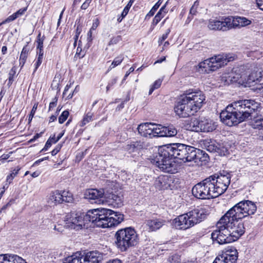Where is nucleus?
Returning a JSON list of instances; mask_svg holds the SVG:
<instances>
[{
	"instance_id": "obj_1",
	"label": "nucleus",
	"mask_w": 263,
	"mask_h": 263,
	"mask_svg": "<svg viewBox=\"0 0 263 263\" xmlns=\"http://www.w3.org/2000/svg\"><path fill=\"white\" fill-rule=\"evenodd\" d=\"M231 178L230 174L224 172L211 176L194 185L192 194L201 199L217 197L226 192L230 183Z\"/></svg>"
},
{
	"instance_id": "obj_2",
	"label": "nucleus",
	"mask_w": 263,
	"mask_h": 263,
	"mask_svg": "<svg viewBox=\"0 0 263 263\" xmlns=\"http://www.w3.org/2000/svg\"><path fill=\"white\" fill-rule=\"evenodd\" d=\"M85 219L97 227L106 228L118 225L123 221L124 215L107 209H96L88 211Z\"/></svg>"
},
{
	"instance_id": "obj_3",
	"label": "nucleus",
	"mask_w": 263,
	"mask_h": 263,
	"mask_svg": "<svg viewBox=\"0 0 263 263\" xmlns=\"http://www.w3.org/2000/svg\"><path fill=\"white\" fill-rule=\"evenodd\" d=\"M206 217L202 209H194L175 218L173 221L174 227L179 230H187L200 223Z\"/></svg>"
},
{
	"instance_id": "obj_4",
	"label": "nucleus",
	"mask_w": 263,
	"mask_h": 263,
	"mask_svg": "<svg viewBox=\"0 0 263 263\" xmlns=\"http://www.w3.org/2000/svg\"><path fill=\"white\" fill-rule=\"evenodd\" d=\"M168 145H163L158 148L157 152L154 155L152 162L157 166L161 171L171 174L176 172V164L173 160Z\"/></svg>"
},
{
	"instance_id": "obj_5",
	"label": "nucleus",
	"mask_w": 263,
	"mask_h": 263,
	"mask_svg": "<svg viewBox=\"0 0 263 263\" xmlns=\"http://www.w3.org/2000/svg\"><path fill=\"white\" fill-rule=\"evenodd\" d=\"M115 237L116 243L121 251H126L128 248L136 246L139 239L137 232L132 227L118 230Z\"/></svg>"
},
{
	"instance_id": "obj_6",
	"label": "nucleus",
	"mask_w": 263,
	"mask_h": 263,
	"mask_svg": "<svg viewBox=\"0 0 263 263\" xmlns=\"http://www.w3.org/2000/svg\"><path fill=\"white\" fill-rule=\"evenodd\" d=\"M221 218H225L226 227L229 231L232 241L237 240L244 233L245 227L242 222H238L240 218H235L233 214L227 212Z\"/></svg>"
},
{
	"instance_id": "obj_7",
	"label": "nucleus",
	"mask_w": 263,
	"mask_h": 263,
	"mask_svg": "<svg viewBox=\"0 0 263 263\" xmlns=\"http://www.w3.org/2000/svg\"><path fill=\"white\" fill-rule=\"evenodd\" d=\"M257 210L255 203L250 200L240 201L228 212L233 214L235 218L242 219L249 215L254 214Z\"/></svg>"
},
{
	"instance_id": "obj_8",
	"label": "nucleus",
	"mask_w": 263,
	"mask_h": 263,
	"mask_svg": "<svg viewBox=\"0 0 263 263\" xmlns=\"http://www.w3.org/2000/svg\"><path fill=\"white\" fill-rule=\"evenodd\" d=\"M229 61L224 55H215L199 63L198 64L199 70L210 73L211 71H215L227 65Z\"/></svg>"
},
{
	"instance_id": "obj_9",
	"label": "nucleus",
	"mask_w": 263,
	"mask_h": 263,
	"mask_svg": "<svg viewBox=\"0 0 263 263\" xmlns=\"http://www.w3.org/2000/svg\"><path fill=\"white\" fill-rule=\"evenodd\" d=\"M225 218H221L216 224V229L211 234V237L214 241H216L220 245L232 242V239L230 236L228 230L226 227Z\"/></svg>"
},
{
	"instance_id": "obj_10",
	"label": "nucleus",
	"mask_w": 263,
	"mask_h": 263,
	"mask_svg": "<svg viewBox=\"0 0 263 263\" xmlns=\"http://www.w3.org/2000/svg\"><path fill=\"white\" fill-rule=\"evenodd\" d=\"M182 96L185 99L184 101L188 103L194 113L201 108L205 99V97L201 91H187Z\"/></svg>"
},
{
	"instance_id": "obj_11",
	"label": "nucleus",
	"mask_w": 263,
	"mask_h": 263,
	"mask_svg": "<svg viewBox=\"0 0 263 263\" xmlns=\"http://www.w3.org/2000/svg\"><path fill=\"white\" fill-rule=\"evenodd\" d=\"M72 194L69 191L54 190L47 196V202L50 206L56 205L63 202H71L73 200Z\"/></svg>"
},
{
	"instance_id": "obj_12",
	"label": "nucleus",
	"mask_w": 263,
	"mask_h": 263,
	"mask_svg": "<svg viewBox=\"0 0 263 263\" xmlns=\"http://www.w3.org/2000/svg\"><path fill=\"white\" fill-rule=\"evenodd\" d=\"M85 214L78 212H72L68 214L65 218V226L66 228L76 230L81 229L88 223L85 219Z\"/></svg>"
},
{
	"instance_id": "obj_13",
	"label": "nucleus",
	"mask_w": 263,
	"mask_h": 263,
	"mask_svg": "<svg viewBox=\"0 0 263 263\" xmlns=\"http://www.w3.org/2000/svg\"><path fill=\"white\" fill-rule=\"evenodd\" d=\"M237 259V250L233 247H230L218 255L213 263H236Z\"/></svg>"
},
{
	"instance_id": "obj_14",
	"label": "nucleus",
	"mask_w": 263,
	"mask_h": 263,
	"mask_svg": "<svg viewBox=\"0 0 263 263\" xmlns=\"http://www.w3.org/2000/svg\"><path fill=\"white\" fill-rule=\"evenodd\" d=\"M185 157V162L194 161L198 162V161H206L208 159V154L204 152L189 145H187Z\"/></svg>"
},
{
	"instance_id": "obj_15",
	"label": "nucleus",
	"mask_w": 263,
	"mask_h": 263,
	"mask_svg": "<svg viewBox=\"0 0 263 263\" xmlns=\"http://www.w3.org/2000/svg\"><path fill=\"white\" fill-rule=\"evenodd\" d=\"M232 24L231 17L222 18L221 20L210 19L208 27L211 30L226 31L232 28Z\"/></svg>"
},
{
	"instance_id": "obj_16",
	"label": "nucleus",
	"mask_w": 263,
	"mask_h": 263,
	"mask_svg": "<svg viewBox=\"0 0 263 263\" xmlns=\"http://www.w3.org/2000/svg\"><path fill=\"white\" fill-rule=\"evenodd\" d=\"M185 100L183 96H181L180 100L174 107L175 112L180 118H186L194 114L188 103L184 101Z\"/></svg>"
},
{
	"instance_id": "obj_17",
	"label": "nucleus",
	"mask_w": 263,
	"mask_h": 263,
	"mask_svg": "<svg viewBox=\"0 0 263 263\" xmlns=\"http://www.w3.org/2000/svg\"><path fill=\"white\" fill-rule=\"evenodd\" d=\"M168 152L173 159H178L185 162V153L186 152L187 145L181 143H173L168 145Z\"/></svg>"
},
{
	"instance_id": "obj_18",
	"label": "nucleus",
	"mask_w": 263,
	"mask_h": 263,
	"mask_svg": "<svg viewBox=\"0 0 263 263\" xmlns=\"http://www.w3.org/2000/svg\"><path fill=\"white\" fill-rule=\"evenodd\" d=\"M104 192L102 190L88 189L84 194L85 198L89 200L91 203H96L99 204H103L105 202L104 199Z\"/></svg>"
},
{
	"instance_id": "obj_19",
	"label": "nucleus",
	"mask_w": 263,
	"mask_h": 263,
	"mask_svg": "<svg viewBox=\"0 0 263 263\" xmlns=\"http://www.w3.org/2000/svg\"><path fill=\"white\" fill-rule=\"evenodd\" d=\"M242 74L239 68H234L230 72L224 73L221 76V81L225 85H229L233 83H240L239 80L241 78Z\"/></svg>"
},
{
	"instance_id": "obj_20",
	"label": "nucleus",
	"mask_w": 263,
	"mask_h": 263,
	"mask_svg": "<svg viewBox=\"0 0 263 263\" xmlns=\"http://www.w3.org/2000/svg\"><path fill=\"white\" fill-rule=\"evenodd\" d=\"M154 137H173L177 133V130L173 127L163 126L160 124L153 123Z\"/></svg>"
},
{
	"instance_id": "obj_21",
	"label": "nucleus",
	"mask_w": 263,
	"mask_h": 263,
	"mask_svg": "<svg viewBox=\"0 0 263 263\" xmlns=\"http://www.w3.org/2000/svg\"><path fill=\"white\" fill-rule=\"evenodd\" d=\"M173 179L168 175H160L155 181L154 185L158 190L172 189Z\"/></svg>"
},
{
	"instance_id": "obj_22",
	"label": "nucleus",
	"mask_w": 263,
	"mask_h": 263,
	"mask_svg": "<svg viewBox=\"0 0 263 263\" xmlns=\"http://www.w3.org/2000/svg\"><path fill=\"white\" fill-rule=\"evenodd\" d=\"M82 263H99L103 259V254L98 251L81 253Z\"/></svg>"
},
{
	"instance_id": "obj_23",
	"label": "nucleus",
	"mask_w": 263,
	"mask_h": 263,
	"mask_svg": "<svg viewBox=\"0 0 263 263\" xmlns=\"http://www.w3.org/2000/svg\"><path fill=\"white\" fill-rule=\"evenodd\" d=\"M137 130L139 135L142 137L151 139L154 138L153 123H141L138 125Z\"/></svg>"
},
{
	"instance_id": "obj_24",
	"label": "nucleus",
	"mask_w": 263,
	"mask_h": 263,
	"mask_svg": "<svg viewBox=\"0 0 263 263\" xmlns=\"http://www.w3.org/2000/svg\"><path fill=\"white\" fill-rule=\"evenodd\" d=\"M217 127L216 122L210 118H200V132H211L214 130Z\"/></svg>"
},
{
	"instance_id": "obj_25",
	"label": "nucleus",
	"mask_w": 263,
	"mask_h": 263,
	"mask_svg": "<svg viewBox=\"0 0 263 263\" xmlns=\"http://www.w3.org/2000/svg\"><path fill=\"white\" fill-rule=\"evenodd\" d=\"M165 223L162 219H148L146 221V225L149 231H155L161 228Z\"/></svg>"
},
{
	"instance_id": "obj_26",
	"label": "nucleus",
	"mask_w": 263,
	"mask_h": 263,
	"mask_svg": "<svg viewBox=\"0 0 263 263\" xmlns=\"http://www.w3.org/2000/svg\"><path fill=\"white\" fill-rule=\"evenodd\" d=\"M27 9H28V6L19 9L16 12H15L13 14H12V15H10L6 20H5L2 22H1L0 23V26L2 25L3 24H5L6 23L12 22V21L15 20V19H16L17 18L22 16L24 14L25 12L27 11Z\"/></svg>"
},
{
	"instance_id": "obj_27",
	"label": "nucleus",
	"mask_w": 263,
	"mask_h": 263,
	"mask_svg": "<svg viewBox=\"0 0 263 263\" xmlns=\"http://www.w3.org/2000/svg\"><path fill=\"white\" fill-rule=\"evenodd\" d=\"M232 18V27L234 26L243 27L249 25L251 21L246 17L237 16L236 18Z\"/></svg>"
},
{
	"instance_id": "obj_28",
	"label": "nucleus",
	"mask_w": 263,
	"mask_h": 263,
	"mask_svg": "<svg viewBox=\"0 0 263 263\" xmlns=\"http://www.w3.org/2000/svg\"><path fill=\"white\" fill-rule=\"evenodd\" d=\"M143 143L141 141L132 142L130 144H127L125 147V150L129 153L137 152L142 148Z\"/></svg>"
},
{
	"instance_id": "obj_29",
	"label": "nucleus",
	"mask_w": 263,
	"mask_h": 263,
	"mask_svg": "<svg viewBox=\"0 0 263 263\" xmlns=\"http://www.w3.org/2000/svg\"><path fill=\"white\" fill-rule=\"evenodd\" d=\"M167 3H168V1H167L165 3V4H164V5L163 6L160 8V9L159 10L158 12L155 16V17H154V19L153 20V22H152V24L154 26H156V25H157V24L161 21V20L163 17H164L165 15L167 12V11L166 10V9L165 8H166V6Z\"/></svg>"
},
{
	"instance_id": "obj_30",
	"label": "nucleus",
	"mask_w": 263,
	"mask_h": 263,
	"mask_svg": "<svg viewBox=\"0 0 263 263\" xmlns=\"http://www.w3.org/2000/svg\"><path fill=\"white\" fill-rule=\"evenodd\" d=\"M81 253L77 252L65 259L63 263H82Z\"/></svg>"
},
{
	"instance_id": "obj_31",
	"label": "nucleus",
	"mask_w": 263,
	"mask_h": 263,
	"mask_svg": "<svg viewBox=\"0 0 263 263\" xmlns=\"http://www.w3.org/2000/svg\"><path fill=\"white\" fill-rule=\"evenodd\" d=\"M262 77L261 72L260 71H253L248 76V83L251 84L253 82L260 81Z\"/></svg>"
},
{
	"instance_id": "obj_32",
	"label": "nucleus",
	"mask_w": 263,
	"mask_h": 263,
	"mask_svg": "<svg viewBox=\"0 0 263 263\" xmlns=\"http://www.w3.org/2000/svg\"><path fill=\"white\" fill-rule=\"evenodd\" d=\"M111 204L115 207H120L123 205V198L116 194L111 195Z\"/></svg>"
},
{
	"instance_id": "obj_33",
	"label": "nucleus",
	"mask_w": 263,
	"mask_h": 263,
	"mask_svg": "<svg viewBox=\"0 0 263 263\" xmlns=\"http://www.w3.org/2000/svg\"><path fill=\"white\" fill-rule=\"evenodd\" d=\"M92 117H93L92 113H91L90 112H87L86 114H85L82 120L81 121V122L80 123V126L81 127H83L84 125H85L86 124L92 121L93 120Z\"/></svg>"
},
{
	"instance_id": "obj_34",
	"label": "nucleus",
	"mask_w": 263,
	"mask_h": 263,
	"mask_svg": "<svg viewBox=\"0 0 263 263\" xmlns=\"http://www.w3.org/2000/svg\"><path fill=\"white\" fill-rule=\"evenodd\" d=\"M191 130L199 132L200 131V118L192 120L190 123Z\"/></svg>"
},
{
	"instance_id": "obj_35",
	"label": "nucleus",
	"mask_w": 263,
	"mask_h": 263,
	"mask_svg": "<svg viewBox=\"0 0 263 263\" xmlns=\"http://www.w3.org/2000/svg\"><path fill=\"white\" fill-rule=\"evenodd\" d=\"M124 60L123 55H120L116 57L109 67V70H111L121 63Z\"/></svg>"
},
{
	"instance_id": "obj_36",
	"label": "nucleus",
	"mask_w": 263,
	"mask_h": 263,
	"mask_svg": "<svg viewBox=\"0 0 263 263\" xmlns=\"http://www.w3.org/2000/svg\"><path fill=\"white\" fill-rule=\"evenodd\" d=\"M41 33H39L37 37V49L38 52L44 53L43 51V41H44V36L41 38Z\"/></svg>"
},
{
	"instance_id": "obj_37",
	"label": "nucleus",
	"mask_w": 263,
	"mask_h": 263,
	"mask_svg": "<svg viewBox=\"0 0 263 263\" xmlns=\"http://www.w3.org/2000/svg\"><path fill=\"white\" fill-rule=\"evenodd\" d=\"M12 254H4L0 255V263H12Z\"/></svg>"
},
{
	"instance_id": "obj_38",
	"label": "nucleus",
	"mask_w": 263,
	"mask_h": 263,
	"mask_svg": "<svg viewBox=\"0 0 263 263\" xmlns=\"http://www.w3.org/2000/svg\"><path fill=\"white\" fill-rule=\"evenodd\" d=\"M20 170V167H17V168H15L12 172V173L7 176L6 181L8 182L9 184L11 183L12 181L14 178L17 175L19 171Z\"/></svg>"
},
{
	"instance_id": "obj_39",
	"label": "nucleus",
	"mask_w": 263,
	"mask_h": 263,
	"mask_svg": "<svg viewBox=\"0 0 263 263\" xmlns=\"http://www.w3.org/2000/svg\"><path fill=\"white\" fill-rule=\"evenodd\" d=\"M215 152L218 153L220 156H225L228 154V150L227 147L219 145V147H215Z\"/></svg>"
},
{
	"instance_id": "obj_40",
	"label": "nucleus",
	"mask_w": 263,
	"mask_h": 263,
	"mask_svg": "<svg viewBox=\"0 0 263 263\" xmlns=\"http://www.w3.org/2000/svg\"><path fill=\"white\" fill-rule=\"evenodd\" d=\"M162 80L160 79L155 81L150 88L149 95H151L155 89L159 88L162 84Z\"/></svg>"
},
{
	"instance_id": "obj_41",
	"label": "nucleus",
	"mask_w": 263,
	"mask_h": 263,
	"mask_svg": "<svg viewBox=\"0 0 263 263\" xmlns=\"http://www.w3.org/2000/svg\"><path fill=\"white\" fill-rule=\"evenodd\" d=\"M12 263H27L25 259L15 254H12Z\"/></svg>"
},
{
	"instance_id": "obj_42",
	"label": "nucleus",
	"mask_w": 263,
	"mask_h": 263,
	"mask_svg": "<svg viewBox=\"0 0 263 263\" xmlns=\"http://www.w3.org/2000/svg\"><path fill=\"white\" fill-rule=\"evenodd\" d=\"M180 261V256L176 254L171 255L168 258V261L169 263H178Z\"/></svg>"
},
{
	"instance_id": "obj_43",
	"label": "nucleus",
	"mask_w": 263,
	"mask_h": 263,
	"mask_svg": "<svg viewBox=\"0 0 263 263\" xmlns=\"http://www.w3.org/2000/svg\"><path fill=\"white\" fill-rule=\"evenodd\" d=\"M69 115L68 110H64L59 117V122L60 124L63 123L67 119Z\"/></svg>"
},
{
	"instance_id": "obj_44",
	"label": "nucleus",
	"mask_w": 263,
	"mask_h": 263,
	"mask_svg": "<svg viewBox=\"0 0 263 263\" xmlns=\"http://www.w3.org/2000/svg\"><path fill=\"white\" fill-rule=\"evenodd\" d=\"M16 71L15 69L13 67L9 73V78H8V85H11L14 80V77Z\"/></svg>"
},
{
	"instance_id": "obj_45",
	"label": "nucleus",
	"mask_w": 263,
	"mask_h": 263,
	"mask_svg": "<svg viewBox=\"0 0 263 263\" xmlns=\"http://www.w3.org/2000/svg\"><path fill=\"white\" fill-rule=\"evenodd\" d=\"M121 40H122V37L120 35H117L116 36L112 37L110 39V40L108 43V45L116 44L118 43H119L120 41H121Z\"/></svg>"
},
{
	"instance_id": "obj_46",
	"label": "nucleus",
	"mask_w": 263,
	"mask_h": 263,
	"mask_svg": "<svg viewBox=\"0 0 263 263\" xmlns=\"http://www.w3.org/2000/svg\"><path fill=\"white\" fill-rule=\"evenodd\" d=\"M199 5V2L196 1L194 2L193 5L192 6L190 11V14L191 15H194L196 14L197 12V8Z\"/></svg>"
},
{
	"instance_id": "obj_47",
	"label": "nucleus",
	"mask_w": 263,
	"mask_h": 263,
	"mask_svg": "<svg viewBox=\"0 0 263 263\" xmlns=\"http://www.w3.org/2000/svg\"><path fill=\"white\" fill-rule=\"evenodd\" d=\"M171 32V29H167L165 32L163 33L161 37L159 38L158 43L160 45L162 43V42L168 37V34Z\"/></svg>"
},
{
	"instance_id": "obj_48",
	"label": "nucleus",
	"mask_w": 263,
	"mask_h": 263,
	"mask_svg": "<svg viewBox=\"0 0 263 263\" xmlns=\"http://www.w3.org/2000/svg\"><path fill=\"white\" fill-rule=\"evenodd\" d=\"M70 88V85H67L64 89V90L63 93V97H66L67 99H70L72 97L73 93H70L67 96V92L68 91L69 89Z\"/></svg>"
},
{
	"instance_id": "obj_49",
	"label": "nucleus",
	"mask_w": 263,
	"mask_h": 263,
	"mask_svg": "<svg viewBox=\"0 0 263 263\" xmlns=\"http://www.w3.org/2000/svg\"><path fill=\"white\" fill-rule=\"evenodd\" d=\"M37 107V104H35L34 105V106H33V108L31 111L30 114L29 118H28V121L29 123L31 121V120L34 115V114L36 111Z\"/></svg>"
},
{
	"instance_id": "obj_50",
	"label": "nucleus",
	"mask_w": 263,
	"mask_h": 263,
	"mask_svg": "<svg viewBox=\"0 0 263 263\" xmlns=\"http://www.w3.org/2000/svg\"><path fill=\"white\" fill-rule=\"evenodd\" d=\"M118 79L117 78H115L111 79L108 83L107 86H106V90L107 91L109 90L110 88H111L117 82Z\"/></svg>"
},
{
	"instance_id": "obj_51",
	"label": "nucleus",
	"mask_w": 263,
	"mask_h": 263,
	"mask_svg": "<svg viewBox=\"0 0 263 263\" xmlns=\"http://www.w3.org/2000/svg\"><path fill=\"white\" fill-rule=\"evenodd\" d=\"M27 58V56L20 55L19 61H20V66H21V68L24 66V65L26 62Z\"/></svg>"
},
{
	"instance_id": "obj_52",
	"label": "nucleus",
	"mask_w": 263,
	"mask_h": 263,
	"mask_svg": "<svg viewBox=\"0 0 263 263\" xmlns=\"http://www.w3.org/2000/svg\"><path fill=\"white\" fill-rule=\"evenodd\" d=\"M135 70V68L133 67H132L129 68L128 71L126 72V74H125L121 83L123 84L124 82L126 80V78L128 76V75L132 72H133Z\"/></svg>"
},
{
	"instance_id": "obj_53",
	"label": "nucleus",
	"mask_w": 263,
	"mask_h": 263,
	"mask_svg": "<svg viewBox=\"0 0 263 263\" xmlns=\"http://www.w3.org/2000/svg\"><path fill=\"white\" fill-rule=\"evenodd\" d=\"M51 139H48L46 142L44 147L42 149L43 151H46L52 145Z\"/></svg>"
},
{
	"instance_id": "obj_54",
	"label": "nucleus",
	"mask_w": 263,
	"mask_h": 263,
	"mask_svg": "<svg viewBox=\"0 0 263 263\" xmlns=\"http://www.w3.org/2000/svg\"><path fill=\"white\" fill-rule=\"evenodd\" d=\"M256 4L257 8L263 11V0H256Z\"/></svg>"
},
{
	"instance_id": "obj_55",
	"label": "nucleus",
	"mask_w": 263,
	"mask_h": 263,
	"mask_svg": "<svg viewBox=\"0 0 263 263\" xmlns=\"http://www.w3.org/2000/svg\"><path fill=\"white\" fill-rule=\"evenodd\" d=\"M37 53L39 55L36 62L41 64L43 61L44 53L38 52V51H37Z\"/></svg>"
},
{
	"instance_id": "obj_56",
	"label": "nucleus",
	"mask_w": 263,
	"mask_h": 263,
	"mask_svg": "<svg viewBox=\"0 0 263 263\" xmlns=\"http://www.w3.org/2000/svg\"><path fill=\"white\" fill-rule=\"evenodd\" d=\"M90 2L86 0L82 5L81 8L83 10H86L89 6Z\"/></svg>"
},
{
	"instance_id": "obj_57",
	"label": "nucleus",
	"mask_w": 263,
	"mask_h": 263,
	"mask_svg": "<svg viewBox=\"0 0 263 263\" xmlns=\"http://www.w3.org/2000/svg\"><path fill=\"white\" fill-rule=\"evenodd\" d=\"M57 99L55 98L54 99V100L52 102H50L49 104V110H50L52 108L55 107V106L57 105Z\"/></svg>"
},
{
	"instance_id": "obj_58",
	"label": "nucleus",
	"mask_w": 263,
	"mask_h": 263,
	"mask_svg": "<svg viewBox=\"0 0 263 263\" xmlns=\"http://www.w3.org/2000/svg\"><path fill=\"white\" fill-rule=\"evenodd\" d=\"M61 148V146H60V145H57V146L54 148V149H53L51 151V155H52V156H54V155H56V154H57V153L60 151V150Z\"/></svg>"
},
{
	"instance_id": "obj_59",
	"label": "nucleus",
	"mask_w": 263,
	"mask_h": 263,
	"mask_svg": "<svg viewBox=\"0 0 263 263\" xmlns=\"http://www.w3.org/2000/svg\"><path fill=\"white\" fill-rule=\"evenodd\" d=\"M28 52H29V49L27 48V46H25V47H24V48L22 49L21 55L27 57Z\"/></svg>"
},
{
	"instance_id": "obj_60",
	"label": "nucleus",
	"mask_w": 263,
	"mask_h": 263,
	"mask_svg": "<svg viewBox=\"0 0 263 263\" xmlns=\"http://www.w3.org/2000/svg\"><path fill=\"white\" fill-rule=\"evenodd\" d=\"M163 1V0H159L156 3V4L153 7V8H154V10L155 9L157 10L158 9V8L159 7V6H160V5L162 3Z\"/></svg>"
},
{
	"instance_id": "obj_61",
	"label": "nucleus",
	"mask_w": 263,
	"mask_h": 263,
	"mask_svg": "<svg viewBox=\"0 0 263 263\" xmlns=\"http://www.w3.org/2000/svg\"><path fill=\"white\" fill-rule=\"evenodd\" d=\"M134 2V0H130L124 9L129 11V10Z\"/></svg>"
},
{
	"instance_id": "obj_62",
	"label": "nucleus",
	"mask_w": 263,
	"mask_h": 263,
	"mask_svg": "<svg viewBox=\"0 0 263 263\" xmlns=\"http://www.w3.org/2000/svg\"><path fill=\"white\" fill-rule=\"evenodd\" d=\"M11 154H12V152H10L8 154H3V155H2L1 156V160H6V159H8L10 157V155Z\"/></svg>"
},
{
	"instance_id": "obj_63",
	"label": "nucleus",
	"mask_w": 263,
	"mask_h": 263,
	"mask_svg": "<svg viewBox=\"0 0 263 263\" xmlns=\"http://www.w3.org/2000/svg\"><path fill=\"white\" fill-rule=\"evenodd\" d=\"M43 132H41L40 133H37V134H36L33 137V138L30 140V141H35L36 139H37V138H39V137H41L42 134H43Z\"/></svg>"
},
{
	"instance_id": "obj_64",
	"label": "nucleus",
	"mask_w": 263,
	"mask_h": 263,
	"mask_svg": "<svg viewBox=\"0 0 263 263\" xmlns=\"http://www.w3.org/2000/svg\"><path fill=\"white\" fill-rule=\"evenodd\" d=\"M106 263H122V262L120 259L116 258V259L109 260Z\"/></svg>"
}]
</instances>
